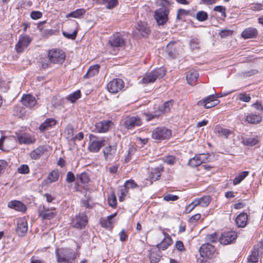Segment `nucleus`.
Returning a JSON list of instances; mask_svg holds the SVG:
<instances>
[{"instance_id": "1", "label": "nucleus", "mask_w": 263, "mask_h": 263, "mask_svg": "<svg viewBox=\"0 0 263 263\" xmlns=\"http://www.w3.org/2000/svg\"><path fill=\"white\" fill-rule=\"evenodd\" d=\"M55 255L58 263H72L76 259V254L71 249H57Z\"/></svg>"}, {"instance_id": "2", "label": "nucleus", "mask_w": 263, "mask_h": 263, "mask_svg": "<svg viewBox=\"0 0 263 263\" xmlns=\"http://www.w3.org/2000/svg\"><path fill=\"white\" fill-rule=\"evenodd\" d=\"M174 101L173 100H168L164 103L162 105L159 106L158 110L154 112L144 113V115L147 121L153 119L158 118L162 114L169 112L173 107Z\"/></svg>"}, {"instance_id": "3", "label": "nucleus", "mask_w": 263, "mask_h": 263, "mask_svg": "<svg viewBox=\"0 0 263 263\" xmlns=\"http://www.w3.org/2000/svg\"><path fill=\"white\" fill-rule=\"evenodd\" d=\"M165 75L164 68H159L147 73L141 80L142 83L147 84L154 82L157 79H160Z\"/></svg>"}, {"instance_id": "4", "label": "nucleus", "mask_w": 263, "mask_h": 263, "mask_svg": "<svg viewBox=\"0 0 263 263\" xmlns=\"http://www.w3.org/2000/svg\"><path fill=\"white\" fill-rule=\"evenodd\" d=\"M169 12L168 8L164 5L155 10L154 17L158 25H163L167 22Z\"/></svg>"}, {"instance_id": "5", "label": "nucleus", "mask_w": 263, "mask_h": 263, "mask_svg": "<svg viewBox=\"0 0 263 263\" xmlns=\"http://www.w3.org/2000/svg\"><path fill=\"white\" fill-rule=\"evenodd\" d=\"M171 136V130L165 127L155 128L152 134V139L160 141L168 139Z\"/></svg>"}, {"instance_id": "6", "label": "nucleus", "mask_w": 263, "mask_h": 263, "mask_svg": "<svg viewBox=\"0 0 263 263\" xmlns=\"http://www.w3.org/2000/svg\"><path fill=\"white\" fill-rule=\"evenodd\" d=\"M108 44L111 48L118 49L124 47L126 41L122 34L116 32L109 37Z\"/></svg>"}, {"instance_id": "7", "label": "nucleus", "mask_w": 263, "mask_h": 263, "mask_svg": "<svg viewBox=\"0 0 263 263\" xmlns=\"http://www.w3.org/2000/svg\"><path fill=\"white\" fill-rule=\"evenodd\" d=\"M222 96V95H220L219 93L211 95L199 101L197 104L199 106H203L205 108H210L219 104V101L217 100V98Z\"/></svg>"}, {"instance_id": "8", "label": "nucleus", "mask_w": 263, "mask_h": 263, "mask_svg": "<svg viewBox=\"0 0 263 263\" xmlns=\"http://www.w3.org/2000/svg\"><path fill=\"white\" fill-rule=\"evenodd\" d=\"M65 53L60 49H54L49 51L48 57L51 62L61 64L65 59Z\"/></svg>"}, {"instance_id": "9", "label": "nucleus", "mask_w": 263, "mask_h": 263, "mask_svg": "<svg viewBox=\"0 0 263 263\" xmlns=\"http://www.w3.org/2000/svg\"><path fill=\"white\" fill-rule=\"evenodd\" d=\"M201 256L203 258H212L215 256L216 252L215 247L209 242L202 245L199 249Z\"/></svg>"}, {"instance_id": "10", "label": "nucleus", "mask_w": 263, "mask_h": 263, "mask_svg": "<svg viewBox=\"0 0 263 263\" xmlns=\"http://www.w3.org/2000/svg\"><path fill=\"white\" fill-rule=\"evenodd\" d=\"M87 222L86 215L85 213H80L72 218L71 224L76 228L82 229L86 226Z\"/></svg>"}, {"instance_id": "11", "label": "nucleus", "mask_w": 263, "mask_h": 263, "mask_svg": "<svg viewBox=\"0 0 263 263\" xmlns=\"http://www.w3.org/2000/svg\"><path fill=\"white\" fill-rule=\"evenodd\" d=\"M124 87V82L122 79H114L110 81L107 85L108 90L112 93H117L122 90Z\"/></svg>"}, {"instance_id": "12", "label": "nucleus", "mask_w": 263, "mask_h": 263, "mask_svg": "<svg viewBox=\"0 0 263 263\" xmlns=\"http://www.w3.org/2000/svg\"><path fill=\"white\" fill-rule=\"evenodd\" d=\"M142 124V120L138 116H128L125 119L124 125L126 128L132 129L136 126H139Z\"/></svg>"}, {"instance_id": "13", "label": "nucleus", "mask_w": 263, "mask_h": 263, "mask_svg": "<svg viewBox=\"0 0 263 263\" xmlns=\"http://www.w3.org/2000/svg\"><path fill=\"white\" fill-rule=\"evenodd\" d=\"M237 237V234L235 232L229 231L222 233L219 240L220 243L227 245L232 243Z\"/></svg>"}, {"instance_id": "14", "label": "nucleus", "mask_w": 263, "mask_h": 263, "mask_svg": "<svg viewBox=\"0 0 263 263\" xmlns=\"http://www.w3.org/2000/svg\"><path fill=\"white\" fill-rule=\"evenodd\" d=\"M89 137L90 140V142L88 146V149L90 152L97 153L102 146H104L105 140H101L100 141L92 140V138H96L92 134H90Z\"/></svg>"}, {"instance_id": "15", "label": "nucleus", "mask_w": 263, "mask_h": 263, "mask_svg": "<svg viewBox=\"0 0 263 263\" xmlns=\"http://www.w3.org/2000/svg\"><path fill=\"white\" fill-rule=\"evenodd\" d=\"M28 231V223L25 218H20L17 220L16 233L19 236H24Z\"/></svg>"}, {"instance_id": "16", "label": "nucleus", "mask_w": 263, "mask_h": 263, "mask_svg": "<svg viewBox=\"0 0 263 263\" xmlns=\"http://www.w3.org/2000/svg\"><path fill=\"white\" fill-rule=\"evenodd\" d=\"M31 42V39L28 35H21L15 45V49L18 52L23 51L24 47H27Z\"/></svg>"}, {"instance_id": "17", "label": "nucleus", "mask_w": 263, "mask_h": 263, "mask_svg": "<svg viewBox=\"0 0 263 263\" xmlns=\"http://www.w3.org/2000/svg\"><path fill=\"white\" fill-rule=\"evenodd\" d=\"M16 137L20 144H29L35 142V139L27 133L18 134L16 133Z\"/></svg>"}, {"instance_id": "18", "label": "nucleus", "mask_w": 263, "mask_h": 263, "mask_svg": "<svg viewBox=\"0 0 263 263\" xmlns=\"http://www.w3.org/2000/svg\"><path fill=\"white\" fill-rule=\"evenodd\" d=\"M112 122L110 120H103L97 123L95 125V130L99 133L107 132L112 125Z\"/></svg>"}, {"instance_id": "19", "label": "nucleus", "mask_w": 263, "mask_h": 263, "mask_svg": "<svg viewBox=\"0 0 263 263\" xmlns=\"http://www.w3.org/2000/svg\"><path fill=\"white\" fill-rule=\"evenodd\" d=\"M117 151L116 145H110L105 147L103 150V153L104 158L106 161H111L112 160L114 155H115Z\"/></svg>"}, {"instance_id": "20", "label": "nucleus", "mask_w": 263, "mask_h": 263, "mask_svg": "<svg viewBox=\"0 0 263 263\" xmlns=\"http://www.w3.org/2000/svg\"><path fill=\"white\" fill-rule=\"evenodd\" d=\"M47 151L48 148L47 146L41 145L31 151L30 154V156L32 159L37 160L40 159Z\"/></svg>"}, {"instance_id": "21", "label": "nucleus", "mask_w": 263, "mask_h": 263, "mask_svg": "<svg viewBox=\"0 0 263 263\" xmlns=\"http://www.w3.org/2000/svg\"><path fill=\"white\" fill-rule=\"evenodd\" d=\"M56 123L57 121L54 119L48 118L40 125L39 129L41 133H43L51 128Z\"/></svg>"}, {"instance_id": "22", "label": "nucleus", "mask_w": 263, "mask_h": 263, "mask_svg": "<svg viewBox=\"0 0 263 263\" xmlns=\"http://www.w3.org/2000/svg\"><path fill=\"white\" fill-rule=\"evenodd\" d=\"M164 235V238L163 240L159 244L157 245V247L158 250L160 249L162 250H165L168 246H171L173 242L171 237L166 233H163Z\"/></svg>"}, {"instance_id": "23", "label": "nucleus", "mask_w": 263, "mask_h": 263, "mask_svg": "<svg viewBox=\"0 0 263 263\" xmlns=\"http://www.w3.org/2000/svg\"><path fill=\"white\" fill-rule=\"evenodd\" d=\"M22 102L26 107L31 108L35 106L36 101L34 97L30 95H27L22 97Z\"/></svg>"}, {"instance_id": "24", "label": "nucleus", "mask_w": 263, "mask_h": 263, "mask_svg": "<svg viewBox=\"0 0 263 263\" xmlns=\"http://www.w3.org/2000/svg\"><path fill=\"white\" fill-rule=\"evenodd\" d=\"M136 29L143 37L147 36L150 32L147 24L144 22H139L137 24Z\"/></svg>"}, {"instance_id": "25", "label": "nucleus", "mask_w": 263, "mask_h": 263, "mask_svg": "<svg viewBox=\"0 0 263 263\" xmlns=\"http://www.w3.org/2000/svg\"><path fill=\"white\" fill-rule=\"evenodd\" d=\"M262 117L260 114L250 113L248 114L246 117V121L250 124H256L261 122Z\"/></svg>"}, {"instance_id": "26", "label": "nucleus", "mask_w": 263, "mask_h": 263, "mask_svg": "<svg viewBox=\"0 0 263 263\" xmlns=\"http://www.w3.org/2000/svg\"><path fill=\"white\" fill-rule=\"evenodd\" d=\"M235 222L237 226L240 228H244L248 223V215L246 213H241L235 219Z\"/></svg>"}, {"instance_id": "27", "label": "nucleus", "mask_w": 263, "mask_h": 263, "mask_svg": "<svg viewBox=\"0 0 263 263\" xmlns=\"http://www.w3.org/2000/svg\"><path fill=\"white\" fill-rule=\"evenodd\" d=\"M8 206L10 208L20 212H24L26 210V206L22 202L17 200L9 202Z\"/></svg>"}, {"instance_id": "28", "label": "nucleus", "mask_w": 263, "mask_h": 263, "mask_svg": "<svg viewBox=\"0 0 263 263\" xmlns=\"http://www.w3.org/2000/svg\"><path fill=\"white\" fill-rule=\"evenodd\" d=\"M199 77V74L196 70H190L187 72L186 79L187 83L193 85L196 82L197 78Z\"/></svg>"}, {"instance_id": "29", "label": "nucleus", "mask_w": 263, "mask_h": 263, "mask_svg": "<svg viewBox=\"0 0 263 263\" xmlns=\"http://www.w3.org/2000/svg\"><path fill=\"white\" fill-rule=\"evenodd\" d=\"M257 33V30L255 28H248L242 31L241 36L244 39H250L256 37Z\"/></svg>"}, {"instance_id": "30", "label": "nucleus", "mask_w": 263, "mask_h": 263, "mask_svg": "<svg viewBox=\"0 0 263 263\" xmlns=\"http://www.w3.org/2000/svg\"><path fill=\"white\" fill-rule=\"evenodd\" d=\"M100 67V66L98 64L91 66L88 69L86 73L84 76V78L88 79L96 76L98 73Z\"/></svg>"}, {"instance_id": "31", "label": "nucleus", "mask_w": 263, "mask_h": 263, "mask_svg": "<svg viewBox=\"0 0 263 263\" xmlns=\"http://www.w3.org/2000/svg\"><path fill=\"white\" fill-rule=\"evenodd\" d=\"M55 215V214L53 212L50 211L48 209H45L44 206H43V209L39 212V216L44 220L51 219Z\"/></svg>"}, {"instance_id": "32", "label": "nucleus", "mask_w": 263, "mask_h": 263, "mask_svg": "<svg viewBox=\"0 0 263 263\" xmlns=\"http://www.w3.org/2000/svg\"><path fill=\"white\" fill-rule=\"evenodd\" d=\"M259 257V248L254 247L251 254L248 257V261L249 262L255 263L258 262Z\"/></svg>"}, {"instance_id": "33", "label": "nucleus", "mask_w": 263, "mask_h": 263, "mask_svg": "<svg viewBox=\"0 0 263 263\" xmlns=\"http://www.w3.org/2000/svg\"><path fill=\"white\" fill-rule=\"evenodd\" d=\"M163 171V167L161 166L152 170L150 176L152 181H156L160 179L161 173Z\"/></svg>"}, {"instance_id": "34", "label": "nucleus", "mask_w": 263, "mask_h": 263, "mask_svg": "<svg viewBox=\"0 0 263 263\" xmlns=\"http://www.w3.org/2000/svg\"><path fill=\"white\" fill-rule=\"evenodd\" d=\"M162 257L160 250L152 251L149 255V259L151 263H158Z\"/></svg>"}, {"instance_id": "35", "label": "nucleus", "mask_w": 263, "mask_h": 263, "mask_svg": "<svg viewBox=\"0 0 263 263\" xmlns=\"http://www.w3.org/2000/svg\"><path fill=\"white\" fill-rule=\"evenodd\" d=\"M166 51L169 57L174 58L177 55V51L174 42L169 43L166 46Z\"/></svg>"}, {"instance_id": "36", "label": "nucleus", "mask_w": 263, "mask_h": 263, "mask_svg": "<svg viewBox=\"0 0 263 263\" xmlns=\"http://www.w3.org/2000/svg\"><path fill=\"white\" fill-rule=\"evenodd\" d=\"M215 130L216 133H217L219 136L224 138H228V137L232 134V132L230 130L221 126L216 127Z\"/></svg>"}, {"instance_id": "37", "label": "nucleus", "mask_w": 263, "mask_h": 263, "mask_svg": "<svg viewBox=\"0 0 263 263\" xmlns=\"http://www.w3.org/2000/svg\"><path fill=\"white\" fill-rule=\"evenodd\" d=\"M86 11L84 9H78L66 15V17H72L74 18H79L84 15Z\"/></svg>"}, {"instance_id": "38", "label": "nucleus", "mask_w": 263, "mask_h": 263, "mask_svg": "<svg viewBox=\"0 0 263 263\" xmlns=\"http://www.w3.org/2000/svg\"><path fill=\"white\" fill-rule=\"evenodd\" d=\"M81 96V91L77 90L76 91L69 94L66 98L67 100L71 103L75 102L77 100L80 98Z\"/></svg>"}, {"instance_id": "39", "label": "nucleus", "mask_w": 263, "mask_h": 263, "mask_svg": "<svg viewBox=\"0 0 263 263\" xmlns=\"http://www.w3.org/2000/svg\"><path fill=\"white\" fill-rule=\"evenodd\" d=\"M249 171H243L240 173L234 179L233 184L237 185L239 184L249 175Z\"/></svg>"}, {"instance_id": "40", "label": "nucleus", "mask_w": 263, "mask_h": 263, "mask_svg": "<svg viewBox=\"0 0 263 263\" xmlns=\"http://www.w3.org/2000/svg\"><path fill=\"white\" fill-rule=\"evenodd\" d=\"M59 177V173L58 171H53L48 176L47 180L48 183H52L57 181Z\"/></svg>"}, {"instance_id": "41", "label": "nucleus", "mask_w": 263, "mask_h": 263, "mask_svg": "<svg viewBox=\"0 0 263 263\" xmlns=\"http://www.w3.org/2000/svg\"><path fill=\"white\" fill-rule=\"evenodd\" d=\"M187 164L192 167H196L201 164V161H199L198 155H196L194 157L190 159Z\"/></svg>"}, {"instance_id": "42", "label": "nucleus", "mask_w": 263, "mask_h": 263, "mask_svg": "<svg viewBox=\"0 0 263 263\" xmlns=\"http://www.w3.org/2000/svg\"><path fill=\"white\" fill-rule=\"evenodd\" d=\"M77 178L83 184L87 183L89 181V176L86 172H83L79 175H77Z\"/></svg>"}, {"instance_id": "43", "label": "nucleus", "mask_w": 263, "mask_h": 263, "mask_svg": "<svg viewBox=\"0 0 263 263\" xmlns=\"http://www.w3.org/2000/svg\"><path fill=\"white\" fill-rule=\"evenodd\" d=\"M200 206L205 208L207 207L211 202V199L209 196H205L199 198Z\"/></svg>"}, {"instance_id": "44", "label": "nucleus", "mask_w": 263, "mask_h": 263, "mask_svg": "<svg viewBox=\"0 0 263 263\" xmlns=\"http://www.w3.org/2000/svg\"><path fill=\"white\" fill-rule=\"evenodd\" d=\"M119 192L120 193V196L119 197V200L120 201H123L125 197L128 193V189L124 184V185L120 187Z\"/></svg>"}, {"instance_id": "45", "label": "nucleus", "mask_w": 263, "mask_h": 263, "mask_svg": "<svg viewBox=\"0 0 263 263\" xmlns=\"http://www.w3.org/2000/svg\"><path fill=\"white\" fill-rule=\"evenodd\" d=\"M258 140L254 138H249L243 140L245 145L252 146L257 144Z\"/></svg>"}, {"instance_id": "46", "label": "nucleus", "mask_w": 263, "mask_h": 263, "mask_svg": "<svg viewBox=\"0 0 263 263\" xmlns=\"http://www.w3.org/2000/svg\"><path fill=\"white\" fill-rule=\"evenodd\" d=\"M108 204L111 207H115L117 205V199L115 193L111 194L108 198Z\"/></svg>"}, {"instance_id": "47", "label": "nucleus", "mask_w": 263, "mask_h": 263, "mask_svg": "<svg viewBox=\"0 0 263 263\" xmlns=\"http://www.w3.org/2000/svg\"><path fill=\"white\" fill-rule=\"evenodd\" d=\"M190 45L192 49H196L199 48L200 42L197 38L194 37L191 40Z\"/></svg>"}, {"instance_id": "48", "label": "nucleus", "mask_w": 263, "mask_h": 263, "mask_svg": "<svg viewBox=\"0 0 263 263\" xmlns=\"http://www.w3.org/2000/svg\"><path fill=\"white\" fill-rule=\"evenodd\" d=\"M196 18L200 22L204 21L208 18V14L203 11H199L196 14Z\"/></svg>"}, {"instance_id": "49", "label": "nucleus", "mask_w": 263, "mask_h": 263, "mask_svg": "<svg viewBox=\"0 0 263 263\" xmlns=\"http://www.w3.org/2000/svg\"><path fill=\"white\" fill-rule=\"evenodd\" d=\"M238 99L244 102H249L251 98L250 95L247 94L246 92L241 93L238 96Z\"/></svg>"}, {"instance_id": "50", "label": "nucleus", "mask_w": 263, "mask_h": 263, "mask_svg": "<svg viewBox=\"0 0 263 263\" xmlns=\"http://www.w3.org/2000/svg\"><path fill=\"white\" fill-rule=\"evenodd\" d=\"M251 107L254 108L256 110L258 111L259 114H263V105L259 101H257L255 103L251 105Z\"/></svg>"}, {"instance_id": "51", "label": "nucleus", "mask_w": 263, "mask_h": 263, "mask_svg": "<svg viewBox=\"0 0 263 263\" xmlns=\"http://www.w3.org/2000/svg\"><path fill=\"white\" fill-rule=\"evenodd\" d=\"M199 161H201V164L206 163L210 161V155L209 154H198Z\"/></svg>"}, {"instance_id": "52", "label": "nucleus", "mask_w": 263, "mask_h": 263, "mask_svg": "<svg viewBox=\"0 0 263 263\" xmlns=\"http://www.w3.org/2000/svg\"><path fill=\"white\" fill-rule=\"evenodd\" d=\"M17 172L22 174H27L29 172V166L26 164H22L17 168Z\"/></svg>"}, {"instance_id": "53", "label": "nucleus", "mask_w": 263, "mask_h": 263, "mask_svg": "<svg viewBox=\"0 0 263 263\" xmlns=\"http://www.w3.org/2000/svg\"><path fill=\"white\" fill-rule=\"evenodd\" d=\"M124 185L125 186L127 187L128 189L129 188L130 189H135L136 187H138L137 184L135 182V181L134 180H126L125 182L124 183Z\"/></svg>"}, {"instance_id": "54", "label": "nucleus", "mask_w": 263, "mask_h": 263, "mask_svg": "<svg viewBox=\"0 0 263 263\" xmlns=\"http://www.w3.org/2000/svg\"><path fill=\"white\" fill-rule=\"evenodd\" d=\"M218 235L216 233L207 235L205 239L207 241L211 242H216L218 240Z\"/></svg>"}, {"instance_id": "55", "label": "nucleus", "mask_w": 263, "mask_h": 263, "mask_svg": "<svg viewBox=\"0 0 263 263\" xmlns=\"http://www.w3.org/2000/svg\"><path fill=\"white\" fill-rule=\"evenodd\" d=\"M118 3V0H107L105 1V4L106 8L111 9L117 5Z\"/></svg>"}, {"instance_id": "56", "label": "nucleus", "mask_w": 263, "mask_h": 263, "mask_svg": "<svg viewBox=\"0 0 263 263\" xmlns=\"http://www.w3.org/2000/svg\"><path fill=\"white\" fill-rule=\"evenodd\" d=\"M62 34L65 37L68 39L74 40L77 36V31L74 30L72 33H68L67 32L63 31Z\"/></svg>"}, {"instance_id": "57", "label": "nucleus", "mask_w": 263, "mask_h": 263, "mask_svg": "<svg viewBox=\"0 0 263 263\" xmlns=\"http://www.w3.org/2000/svg\"><path fill=\"white\" fill-rule=\"evenodd\" d=\"M214 10L221 13L222 16H226V9L225 7L222 6H216L214 8Z\"/></svg>"}, {"instance_id": "58", "label": "nucleus", "mask_w": 263, "mask_h": 263, "mask_svg": "<svg viewBox=\"0 0 263 263\" xmlns=\"http://www.w3.org/2000/svg\"><path fill=\"white\" fill-rule=\"evenodd\" d=\"M76 180L74 174L72 172H68L66 174V181L68 183L73 182Z\"/></svg>"}, {"instance_id": "59", "label": "nucleus", "mask_w": 263, "mask_h": 263, "mask_svg": "<svg viewBox=\"0 0 263 263\" xmlns=\"http://www.w3.org/2000/svg\"><path fill=\"white\" fill-rule=\"evenodd\" d=\"M42 13L39 11H33L30 13V17L33 20H37L42 16Z\"/></svg>"}, {"instance_id": "60", "label": "nucleus", "mask_w": 263, "mask_h": 263, "mask_svg": "<svg viewBox=\"0 0 263 263\" xmlns=\"http://www.w3.org/2000/svg\"><path fill=\"white\" fill-rule=\"evenodd\" d=\"M232 31L231 30H222L218 33L221 37L224 38L227 36L231 35Z\"/></svg>"}, {"instance_id": "61", "label": "nucleus", "mask_w": 263, "mask_h": 263, "mask_svg": "<svg viewBox=\"0 0 263 263\" xmlns=\"http://www.w3.org/2000/svg\"><path fill=\"white\" fill-rule=\"evenodd\" d=\"M101 224L103 228H108L112 224V222L109 221L107 219H102L101 220Z\"/></svg>"}, {"instance_id": "62", "label": "nucleus", "mask_w": 263, "mask_h": 263, "mask_svg": "<svg viewBox=\"0 0 263 263\" xmlns=\"http://www.w3.org/2000/svg\"><path fill=\"white\" fill-rule=\"evenodd\" d=\"M178 199L177 195L168 194L164 197V199L166 201H176Z\"/></svg>"}, {"instance_id": "63", "label": "nucleus", "mask_w": 263, "mask_h": 263, "mask_svg": "<svg viewBox=\"0 0 263 263\" xmlns=\"http://www.w3.org/2000/svg\"><path fill=\"white\" fill-rule=\"evenodd\" d=\"M175 246H176V248H177V249L180 251H182L184 250V249H185L184 245L181 241H180V240L177 241L176 242Z\"/></svg>"}, {"instance_id": "64", "label": "nucleus", "mask_w": 263, "mask_h": 263, "mask_svg": "<svg viewBox=\"0 0 263 263\" xmlns=\"http://www.w3.org/2000/svg\"><path fill=\"white\" fill-rule=\"evenodd\" d=\"M165 162L168 164H173L175 162V158L173 156H168L166 157Z\"/></svg>"}]
</instances>
